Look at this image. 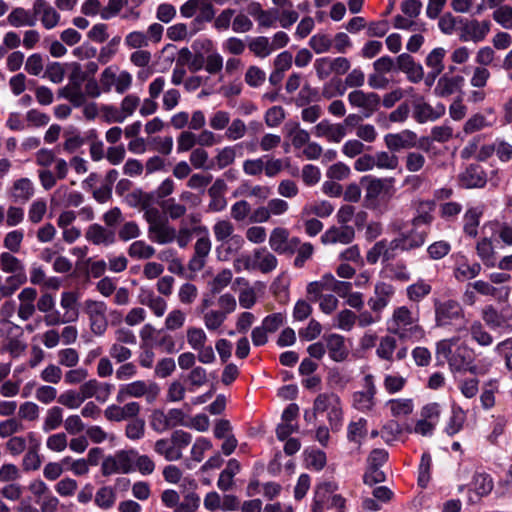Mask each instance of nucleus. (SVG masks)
Listing matches in <instances>:
<instances>
[{
  "label": "nucleus",
  "mask_w": 512,
  "mask_h": 512,
  "mask_svg": "<svg viewBox=\"0 0 512 512\" xmlns=\"http://www.w3.org/2000/svg\"><path fill=\"white\" fill-rule=\"evenodd\" d=\"M329 357L336 362L344 361L349 354L344 336L332 333L324 336Z\"/></svg>",
  "instance_id": "35"
},
{
  "label": "nucleus",
  "mask_w": 512,
  "mask_h": 512,
  "mask_svg": "<svg viewBox=\"0 0 512 512\" xmlns=\"http://www.w3.org/2000/svg\"><path fill=\"white\" fill-rule=\"evenodd\" d=\"M7 23L14 27H32L36 24L34 12L32 10L25 9L24 7H15L8 14Z\"/></svg>",
  "instance_id": "37"
},
{
  "label": "nucleus",
  "mask_w": 512,
  "mask_h": 512,
  "mask_svg": "<svg viewBox=\"0 0 512 512\" xmlns=\"http://www.w3.org/2000/svg\"><path fill=\"white\" fill-rule=\"evenodd\" d=\"M377 387L372 374H367L363 378V389L355 391L352 394V407L362 413L371 412L377 403Z\"/></svg>",
  "instance_id": "11"
},
{
  "label": "nucleus",
  "mask_w": 512,
  "mask_h": 512,
  "mask_svg": "<svg viewBox=\"0 0 512 512\" xmlns=\"http://www.w3.org/2000/svg\"><path fill=\"white\" fill-rule=\"evenodd\" d=\"M141 411L138 402H127L124 405L111 404L104 410V416L108 421L121 422L136 418Z\"/></svg>",
  "instance_id": "20"
},
{
  "label": "nucleus",
  "mask_w": 512,
  "mask_h": 512,
  "mask_svg": "<svg viewBox=\"0 0 512 512\" xmlns=\"http://www.w3.org/2000/svg\"><path fill=\"white\" fill-rule=\"evenodd\" d=\"M415 214L411 220V225L419 228H429L433 222V211L435 202L432 200H417L413 202Z\"/></svg>",
  "instance_id": "28"
},
{
  "label": "nucleus",
  "mask_w": 512,
  "mask_h": 512,
  "mask_svg": "<svg viewBox=\"0 0 512 512\" xmlns=\"http://www.w3.org/2000/svg\"><path fill=\"white\" fill-rule=\"evenodd\" d=\"M481 216L482 210L480 208L472 207L467 209L463 216V230L466 235L470 237L477 236Z\"/></svg>",
  "instance_id": "49"
},
{
  "label": "nucleus",
  "mask_w": 512,
  "mask_h": 512,
  "mask_svg": "<svg viewBox=\"0 0 512 512\" xmlns=\"http://www.w3.org/2000/svg\"><path fill=\"white\" fill-rule=\"evenodd\" d=\"M58 98L67 100L73 107L78 108L86 103V97L81 86L66 84L57 91Z\"/></svg>",
  "instance_id": "41"
},
{
  "label": "nucleus",
  "mask_w": 512,
  "mask_h": 512,
  "mask_svg": "<svg viewBox=\"0 0 512 512\" xmlns=\"http://www.w3.org/2000/svg\"><path fill=\"white\" fill-rule=\"evenodd\" d=\"M466 421V413L459 405H452L451 416L446 424L445 432L449 436H454L459 433Z\"/></svg>",
  "instance_id": "47"
},
{
  "label": "nucleus",
  "mask_w": 512,
  "mask_h": 512,
  "mask_svg": "<svg viewBox=\"0 0 512 512\" xmlns=\"http://www.w3.org/2000/svg\"><path fill=\"white\" fill-rule=\"evenodd\" d=\"M26 282L27 276L25 272L10 274L5 278L4 284L0 285V294L5 298L10 297Z\"/></svg>",
  "instance_id": "54"
},
{
  "label": "nucleus",
  "mask_w": 512,
  "mask_h": 512,
  "mask_svg": "<svg viewBox=\"0 0 512 512\" xmlns=\"http://www.w3.org/2000/svg\"><path fill=\"white\" fill-rule=\"evenodd\" d=\"M7 193L12 202L25 204L34 196L35 185L31 179L21 177L12 182Z\"/></svg>",
  "instance_id": "22"
},
{
  "label": "nucleus",
  "mask_w": 512,
  "mask_h": 512,
  "mask_svg": "<svg viewBox=\"0 0 512 512\" xmlns=\"http://www.w3.org/2000/svg\"><path fill=\"white\" fill-rule=\"evenodd\" d=\"M476 254L487 268L496 267L497 254L491 239L484 237L476 243Z\"/></svg>",
  "instance_id": "38"
},
{
  "label": "nucleus",
  "mask_w": 512,
  "mask_h": 512,
  "mask_svg": "<svg viewBox=\"0 0 512 512\" xmlns=\"http://www.w3.org/2000/svg\"><path fill=\"white\" fill-rule=\"evenodd\" d=\"M490 29L491 22L489 20L479 21L477 19H472L463 25L460 39L462 41H473L474 43H478L487 37Z\"/></svg>",
  "instance_id": "24"
},
{
  "label": "nucleus",
  "mask_w": 512,
  "mask_h": 512,
  "mask_svg": "<svg viewBox=\"0 0 512 512\" xmlns=\"http://www.w3.org/2000/svg\"><path fill=\"white\" fill-rule=\"evenodd\" d=\"M396 335L389 334L382 336L376 347V355L381 360L392 362L394 360V353L397 349Z\"/></svg>",
  "instance_id": "44"
},
{
  "label": "nucleus",
  "mask_w": 512,
  "mask_h": 512,
  "mask_svg": "<svg viewBox=\"0 0 512 512\" xmlns=\"http://www.w3.org/2000/svg\"><path fill=\"white\" fill-rule=\"evenodd\" d=\"M197 12L200 18L205 21H211L214 18L215 11L212 0H188L180 7V13L184 18H191Z\"/></svg>",
  "instance_id": "26"
},
{
  "label": "nucleus",
  "mask_w": 512,
  "mask_h": 512,
  "mask_svg": "<svg viewBox=\"0 0 512 512\" xmlns=\"http://www.w3.org/2000/svg\"><path fill=\"white\" fill-rule=\"evenodd\" d=\"M32 11L36 21L39 20L47 30L54 29L60 23V13L46 0H34Z\"/></svg>",
  "instance_id": "18"
},
{
  "label": "nucleus",
  "mask_w": 512,
  "mask_h": 512,
  "mask_svg": "<svg viewBox=\"0 0 512 512\" xmlns=\"http://www.w3.org/2000/svg\"><path fill=\"white\" fill-rule=\"evenodd\" d=\"M62 424L64 425L63 409L59 406H52L46 411L42 431L48 433L57 430Z\"/></svg>",
  "instance_id": "50"
},
{
  "label": "nucleus",
  "mask_w": 512,
  "mask_h": 512,
  "mask_svg": "<svg viewBox=\"0 0 512 512\" xmlns=\"http://www.w3.org/2000/svg\"><path fill=\"white\" fill-rule=\"evenodd\" d=\"M355 238L354 228L347 225L339 227L333 226L325 231L321 236V242L323 244H349Z\"/></svg>",
  "instance_id": "33"
},
{
  "label": "nucleus",
  "mask_w": 512,
  "mask_h": 512,
  "mask_svg": "<svg viewBox=\"0 0 512 512\" xmlns=\"http://www.w3.org/2000/svg\"><path fill=\"white\" fill-rule=\"evenodd\" d=\"M315 413H326L333 431H339L343 425L344 413L340 397L333 393L319 394L313 403Z\"/></svg>",
  "instance_id": "5"
},
{
  "label": "nucleus",
  "mask_w": 512,
  "mask_h": 512,
  "mask_svg": "<svg viewBox=\"0 0 512 512\" xmlns=\"http://www.w3.org/2000/svg\"><path fill=\"white\" fill-rule=\"evenodd\" d=\"M159 394V387L155 383H149L144 380H136L119 386L116 394V401L124 403L129 398L146 397L148 401H153Z\"/></svg>",
  "instance_id": "8"
},
{
  "label": "nucleus",
  "mask_w": 512,
  "mask_h": 512,
  "mask_svg": "<svg viewBox=\"0 0 512 512\" xmlns=\"http://www.w3.org/2000/svg\"><path fill=\"white\" fill-rule=\"evenodd\" d=\"M202 315L204 325L210 332L218 331L227 319L224 313L216 309L207 310Z\"/></svg>",
  "instance_id": "63"
},
{
  "label": "nucleus",
  "mask_w": 512,
  "mask_h": 512,
  "mask_svg": "<svg viewBox=\"0 0 512 512\" xmlns=\"http://www.w3.org/2000/svg\"><path fill=\"white\" fill-rule=\"evenodd\" d=\"M394 177H376L365 175L360 179L364 190V204L369 209H379L388 203L396 194Z\"/></svg>",
  "instance_id": "3"
},
{
  "label": "nucleus",
  "mask_w": 512,
  "mask_h": 512,
  "mask_svg": "<svg viewBox=\"0 0 512 512\" xmlns=\"http://www.w3.org/2000/svg\"><path fill=\"white\" fill-rule=\"evenodd\" d=\"M113 390V385L107 382H100L97 379H90L80 385V391L84 400L95 398L98 402H106Z\"/></svg>",
  "instance_id": "25"
},
{
  "label": "nucleus",
  "mask_w": 512,
  "mask_h": 512,
  "mask_svg": "<svg viewBox=\"0 0 512 512\" xmlns=\"http://www.w3.org/2000/svg\"><path fill=\"white\" fill-rule=\"evenodd\" d=\"M0 269L6 274H19L25 272V265L12 252H2L0 254Z\"/></svg>",
  "instance_id": "48"
},
{
  "label": "nucleus",
  "mask_w": 512,
  "mask_h": 512,
  "mask_svg": "<svg viewBox=\"0 0 512 512\" xmlns=\"http://www.w3.org/2000/svg\"><path fill=\"white\" fill-rule=\"evenodd\" d=\"M215 240L221 245L217 247L220 259L227 260L231 254L237 253L244 245L242 236L235 234L234 224L228 219H218L212 226Z\"/></svg>",
  "instance_id": "4"
},
{
  "label": "nucleus",
  "mask_w": 512,
  "mask_h": 512,
  "mask_svg": "<svg viewBox=\"0 0 512 512\" xmlns=\"http://www.w3.org/2000/svg\"><path fill=\"white\" fill-rule=\"evenodd\" d=\"M413 117L418 123L435 121L445 114V106L442 104L433 108L429 103L418 100L414 103Z\"/></svg>",
  "instance_id": "31"
},
{
  "label": "nucleus",
  "mask_w": 512,
  "mask_h": 512,
  "mask_svg": "<svg viewBox=\"0 0 512 512\" xmlns=\"http://www.w3.org/2000/svg\"><path fill=\"white\" fill-rule=\"evenodd\" d=\"M225 187V183L222 180H216L209 189V195L211 200L208 204V209L211 212H221L227 206V200L222 195V190Z\"/></svg>",
  "instance_id": "45"
},
{
  "label": "nucleus",
  "mask_w": 512,
  "mask_h": 512,
  "mask_svg": "<svg viewBox=\"0 0 512 512\" xmlns=\"http://www.w3.org/2000/svg\"><path fill=\"white\" fill-rule=\"evenodd\" d=\"M211 240L208 235L198 238L194 245V255L190 259L188 268L193 272L203 269L206 264V258L211 251Z\"/></svg>",
  "instance_id": "32"
},
{
  "label": "nucleus",
  "mask_w": 512,
  "mask_h": 512,
  "mask_svg": "<svg viewBox=\"0 0 512 512\" xmlns=\"http://www.w3.org/2000/svg\"><path fill=\"white\" fill-rule=\"evenodd\" d=\"M384 143L390 152H399L418 147L417 134L409 129L397 133H388L384 136Z\"/></svg>",
  "instance_id": "16"
},
{
  "label": "nucleus",
  "mask_w": 512,
  "mask_h": 512,
  "mask_svg": "<svg viewBox=\"0 0 512 512\" xmlns=\"http://www.w3.org/2000/svg\"><path fill=\"white\" fill-rule=\"evenodd\" d=\"M249 50L259 58H266L272 53L270 40L265 36L252 38L248 43Z\"/></svg>",
  "instance_id": "59"
},
{
  "label": "nucleus",
  "mask_w": 512,
  "mask_h": 512,
  "mask_svg": "<svg viewBox=\"0 0 512 512\" xmlns=\"http://www.w3.org/2000/svg\"><path fill=\"white\" fill-rule=\"evenodd\" d=\"M395 295V287L387 282H377L374 287V294L368 299L370 310L375 313L382 311L390 304Z\"/></svg>",
  "instance_id": "19"
},
{
  "label": "nucleus",
  "mask_w": 512,
  "mask_h": 512,
  "mask_svg": "<svg viewBox=\"0 0 512 512\" xmlns=\"http://www.w3.org/2000/svg\"><path fill=\"white\" fill-rule=\"evenodd\" d=\"M246 270H258L264 274L270 273L276 269L278 260L274 254L266 248H258L253 251L251 256H246L237 260Z\"/></svg>",
  "instance_id": "12"
},
{
  "label": "nucleus",
  "mask_w": 512,
  "mask_h": 512,
  "mask_svg": "<svg viewBox=\"0 0 512 512\" xmlns=\"http://www.w3.org/2000/svg\"><path fill=\"white\" fill-rule=\"evenodd\" d=\"M446 55V51L442 47L434 48L426 57L425 63L426 65L432 69V81L442 73L444 70V57Z\"/></svg>",
  "instance_id": "56"
},
{
  "label": "nucleus",
  "mask_w": 512,
  "mask_h": 512,
  "mask_svg": "<svg viewBox=\"0 0 512 512\" xmlns=\"http://www.w3.org/2000/svg\"><path fill=\"white\" fill-rule=\"evenodd\" d=\"M464 78L462 76H442L436 85L435 92L441 97L450 96L459 91L463 85Z\"/></svg>",
  "instance_id": "39"
},
{
  "label": "nucleus",
  "mask_w": 512,
  "mask_h": 512,
  "mask_svg": "<svg viewBox=\"0 0 512 512\" xmlns=\"http://www.w3.org/2000/svg\"><path fill=\"white\" fill-rule=\"evenodd\" d=\"M309 46L316 54L327 53L332 49V37L325 33H316L309 39Z\"/></svg>",
  "instance_id": "64"
},
{
  "label": "nucleus",
  "mask_w": 512,
  "mask_h": 512,
  "mask_svg": "<svg viewBox=\"0 0 512 512\" xmlns=\"http://www.w3.org/2000/svg\"><path fill=\"white\" fill-rule=\"evenodd\" d=\"M299 244L300 239L289 238V231L283 227L274 228L269 236L270 248L278 254L294 253Z\"/></svg>",
  "instance_id": "17"
},
{
  "label": "nucleus",
  "mask_w": 512,
  "mask_h": 512,
  "mask_svg": "<svg viewBox=\"0 0 512 512\" xmlns=\"http://www.w3.org/2000/svg\"><path fill=\"white\" fill-rule=\"evenodd\" d=\"M137 455L136 450H120L113 455H109L102 461L101 473L103 476L113 474H128L134 471V459Z\"/></svg>",
  "instance_id": "6"
},
{
  "label": "nucleus",
  "mask_w": 512,
  "mask_h": 512,
  "mask_svg": "<svg viewBox=\"0 0 512 512\" xmlns=\"http://www.w3.org/2000/svg\"><path fill=\"white\" fill-rule=\"evenodd\" d=\"M148 238L157 244L172 243L176 238V230L165 220L159 224L148 226Z\"/></svg>",
  "instance_id": "36"
},
{
  "label": "nucleus",
  "mask_w": 512,
  "mask_h": 512,
  "mask_svg": "<svg viewBox=\"0 0 512 512\" xmlns=\"http://www.w3.org/2000/svg\"><path fill=\"white\" fill-rule=\"evenodd\" d=\"M83 311L88 316L92 333L96 336H102L108 328L106 303L86 299L83 303Z\"/></svg>",
  "instance_id": "10"
},
{
  "label": "nucleus",
  "mask_w": 512,
  "mask_h": 512,
  "mask_svg": "<svg viewBox=\"0 0 512 512\" xmlns=\"http://www.w3.org/2000/svg\"><path fill=\"white\" fill-rule=\"evenodd\" d=\"M54 199H58L65 207H78L84 197L80 192L69 190L67 186L62 185L55 190L52 200Z\"/></svg>",
  "instance_id": "42"
},
{
  "label": "nucleus",
  "mask_w": 512,
  "mask_h": 512,
  "mask_svg": "<svg viewBox=\"0 0 512 512\" xmlns=\"http://www.w3.org/2000/svg\"><path fill=\"white\" fill-rule=\"evenodd\" d=\"M429 228L412 226L409 231L398 234L393 238L397 252H408L422 247L429 236Z\"/></svg>",
  "instance_id": "13"
},
{
  "label": "nucleus",
  "mask_w": 512,
  "mask_h": 512,
  "mask_svg": "<svg viewBox=\"0 0 512 512\" xmlns=\"http://www.w3.org/2000/svg\"><path fill=\"white\" fill-rule=\"evenodd\" d=\"M471 487L478 496L483 497L491 493L494 483L488 473L477 472L473 476Z\"/></svg>",
  "instance_id": "53"
},
{
  "label": "nucleus",
  "mask_w": 512,
  "mask_h": 512,
  "mask_svg": "<svg viewBox=\"0 0 512 512\" xmlns=\"http://www.w3.org/2000/svg\"><path fill=\"white\" fill-rule=\"evenodd\" d=\"M331 277V273H326L319 280L308 283L306 293L310 302H317L325 295L324 292L331 291Z\"/></svg>",
  "instance_id": "40"
},
{
  "label": "nucleus",
  "mask_w": 512,
  "mask_h": 512,
  "mask_svg": "<svg viewBox=\"0 0 512 512\" xmlns=\"http://www.w3.org/2000/svg\"><path fill=\"white\" fill-rule=\"evenodd\" d=\"M95 504L101 509H109L116 502V492L111 486L99 488L95 494Z\"/></svg>",
  "instance_id": "61"
},
{
  "label": "nucleus",
  "mask_w": 512,
  "mask_h": 512,
  "mask_svg": "<svg viewBox=\"0 0 512 512\" xmlns=\"http://www.w3.org/2000/svg\"><path fill=\"white\" fill-rule=\"evenodd\" d=\"M432 291L429 281L418 279L415 283L409 285L406 289L407 298L412 302H420Z\"/></svg>",
  "instance_id": "52"
},
{
  "label": "nucleus",
  "mask_w": 512,
  "mask_h": 512,
  "mask_svg": "<svg viewBox=\"0 0 512 512\" xmlns=\"http://www.w3.org/2000/svg\"><path fill=\"white\" fill-rule=\"evenodd\" d=\"M37 295V290L33 287H25L18 294L19 305L17 315L22 321H27L34 315Z\"/></svg>",
  "instance_id": "29"
},
{
  "label": "nucleus",
  "mask_w": 512,
  "mask_h": 512,
  "mask_svg": "<svg viewBox=\"0 0 512 512\" xmlns=\"http://www.w3.org/2000/svg\"><path fill=\"white\" fill-rule=\"evenodd\" d=\"M313 134L316 137H324L328 142L339 143L346 136L347 131L343 124L331 123L328 120H322L317 123L313 129Z\"/></svg>",
  "instance_id": "27"
},
{
  "label": "nucleus",
  "mask_w": 512,
  "mask_h": 512,
  "mask_svg": "<svg viewBox=\"0 0 512 512\" xmlns=\"http://www.w3.org/2000/svg\"><path fill=\"white\" fill-rule=\"evenodd\" d=\"M402 188L408 194H413L428 186V179L423 173H410L402 179Z\"/></svg>",
  "instance_id": "57"
},
{
  "label": "nucleus",
  "mask_w": 512,
  "mask_h": 512,
  "mask_svg": "<svg viewBox=\"0 0 512 512\" xmlns=\"http://www.w3.org/2000/svg\"><path fill=\"white\" fill-rule=\"evenodd\" d=\"M454 259L453 275L458 281H465L476 278L482 270L479 263H469L467 257L462 253H456L452 256Z\"/></svg>",
  "instance_id": "23"
},
{
  "label": "nucleus",
  "mask_w": 512,
  "mask_h": 512,
  "mask_svg": "<svg viewBox=\"0 0 512 512\" xmlns=\"http://www.w3.org/2000/svg\"><path fill=\"white\" fill-rule=\"evenodd\" d=\"M133 77L126 70L118 72L115 66L105 68L100 75V83L104 93H109L113 88L119 94L125 93L132 85Z\"/></svg>",
  "instance_id": "9"
},
{
  "label": "nucleus",
  "mask_w": 512,
  "mask_h": 512,
  "mask_svg": "<svg viewBox=\"0 0 512 512\" xmlns=\"http://www.w3.org/2000/svg\"><path fill=\"white\" fill-rule=\"evenodd\" d=\"M497 123V117L493 108H487L484 112L472 114L463 124L462 131L465 135H471L485 129L493 128Z\"/></svg>",
  "instance_id": "15"
},
{
  "label": "nucleus",
  "mask_w": 512,
  "mask_h": 512,
  "mask_svg": "<svg viewBox=\"0 0 512 512\" xmlns=\"http://www.w3.org/2000/svg\"><path fill=\"white\" fill-rule=\"evenodd\" d=\"M436 355L447 361L451 372H470L471 374H484L474 363L475 352L459 337L443 339L436 343Z\"/></svg>",
  "instance_id": "1"
},
{
  "label": "nucleus",
  "mask_w": 512,
  "mask_h": 512,
  "mask_svg": "<svg viewBox=\"0 0 512 512\" xmlns=\"http://www.w3.org/2000/svg\"><path fill=\"white\" fill-rule=\"evenodd\" d=\"M264 157V173L269 178L277 176L284 168L290 166L289 158L280 159L270 157L268 155H265Z\"/></svg>",
  "instance_id": "60"
},
{
  "label": "nucleus",
  "mask_w": 512,
  "mask_h": 512,
  "mask_svg": "<svg viewBox=\"0 0 512 512\" xmlns=\"http://www.w3.org/2000/svg\"><path fill=\"white\" fill-rule=\"evenodd\" d=\"M486 174L479 165L471 164L458 176L462 188H481L486 184Z\"/></svg>",
  "instance_id": "30"
},
{
  "label": "nucleus",
  "mask_w": 512,
  "mask_h": 512,
  "mask_svg": "<svg viewBox=\"0 0 512 512\" xmlns=\"http://www.w3.org/2000/svg\"><path fill=\"white\" fill-rule=\"evenodd\" d=\"M77 302L78 296L75 292L64 291L61 293L60 306L64 309V315L70 322H75L79 317Z\"/></svg>",
  "instance_id": "46"
},
{
  "label": "nucleus",
  "mask_w": 512,
  "mask_h": 512,
  "mask_svg": "<svg viewBox=\"0 0 512 512\" xmlns=\"http://www.w3.org/2000/svg\"><path fill=\"white\" fill-rule=\"evenodd\" d=\"M85 238L94 245L110 246L115 243L114 231L108 230L100 224H92L85 231Z\"/></svg>",
  "instance_id": "34"
},
{
  "label": "nucleus",
  "mask_w": 512,
  "mask_h": 512,
  "mask_svg": "<svg viewBox=\"0 0 512 512\" xmlns=\"http://www.w3.org/2000/svg\"><path fill=\"white\" fill-rule=\"evenodd\" d=\"M482 318L493 329L512 330V321L505 319V315L499 314L492 306L483 310Z\"/></svg>",
  "instance_id": "43"
},
{
  "label": "nucleus",
  "mask_w": 512,
  "mask_h": 512,
  "mask_svg": "<svg viewBox=\"0 0 512 512\" xmlns=\"http://www.w3.org/2000/svg\"><path fill=\"white\" fill-rule=\"evenodd\" d=\"M375 166L380 170H395L399 166V158L390 151H379L374 154Z\"/></svg>",
  "instance_id": "62"
},
{
  "label": "nucleus",
  "mask_w": 512,
  "mask_h": 512,
  "mask_svg": "<svg viewBox=\"0 0 512 512\" xmlns=\"http://www.w3.org/2000/svg\"><path fill=\"white\" fill-rule=\"evenodd\" d=\"M367 435V420L359 418L357 421H352L347 427V439L361 445L362 440Z\"/></svg>",
  "instance_id": "58"
},
{
  "label": "nucleus",
  "mask_w": 512,
  "mask_h": 512,
  "mask_svg": "<svg viewBox=\"0 0 512 512\" xmlns=\"http://www.w3.org/2000/svg\"><path fill=\"white\" fill-rule=\"evenodd\" d=\"M435 322L438 327L457 325V331L465 327L461 305L455 300L438 301L435 303Z\"/></svg>",
  "instance_id": "7"
},
{
  "label": "nucleus",
  "mask_w": 512,
  "mask_h": 512,
  "mask_svg": "<svg viewBox=\"0 0 512 512\" xmlns=\"http://www.w3.org/2000/svg\"><path fill=\"white\" fill-rule=\"evenodd\" d=\"M349 104L363 111L366 117H370L380 106L381 98L375 92L353 90L348 94Z\"/></svg>",
  "instance_id": "14"
},
{
  "label": "nucleus",
  "mask_w": 512,
  "mask_h": 512,
  "mask_svg": "<svg viewBox=\"0 0 512 512\" xmlns=\"http://www.w3.org/2000/svg\"><path fill=\"white\" fill-rule=\"evenodd\" d=\"M127 253L132 259L146 260L153 257L156 253V250L153 246L146 243L144 240H135L129 245Z\"/></svg>",
  "instance_id": "51"
},
{
  "label": "nucleus",
  "mask_w": 512,
  "mask_h": 512,
  "mask_svg": "<svg viewBox=\"0 0 512 512\" xmlns=\"http://www.w3.org/2000/svg\"><path fill=\"white\" fill-rule=\"evenodd\" d=\"M154 451L163 456L167 461H177L182 458V452H179L171 439H159L155 442Z\"/></svg>",
  "instance_id": "55"
},
{
  "label": "nucleus",
  "mask_w": 512,
  "mask_h": 512,
  "mask_svg": "<svg viewBox=\"0 0 512 512\" xmlns=\"http://www.w3.org/2000/svg\"><path fill=\"white\" fill-rule=\"evenodd\" d=\"M387 330L402 341L418 342L426 336L425 329L420 324L419 312L406 305L394 308L387 321Z\"/></svg>",
  "instance_id": "2"
},
{
  "label": "nucleus",
  "mask_w": 512,
  "mask_h": 512,
  "mask_svg": "<svg viewBox=\"0 0 512 512\" xmlns=\"http://www.w3.org/2000/svg\"><path fill=\"white\" fill-rule=\"evenodd\" d=\"M394 241L381 239L377 241L366 253V261L370 265L376 264L380 259L390 261L398 254Z\"/></svg>",
  "instance_id": "21"
}]
</instances>
